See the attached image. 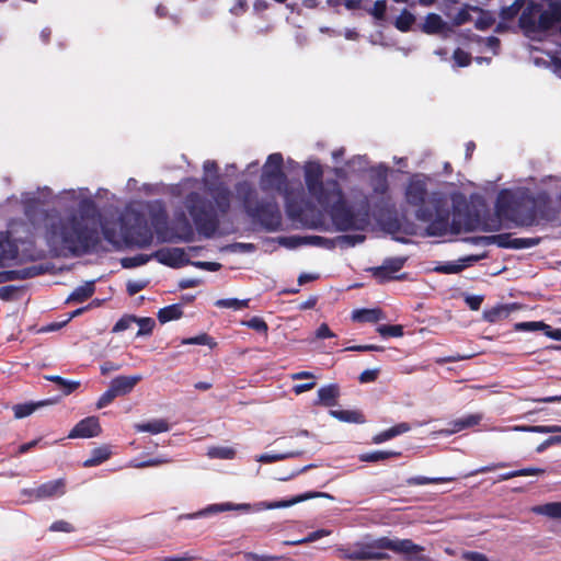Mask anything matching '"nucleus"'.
Returning a JSON list of instances; mask_svg holds the SVG:
<instances>
[{
  "label": "nucleus",
  "instance_id": "nucleus-35",
  "mask_svg": "<svg viewBox=\"0 0 561 561\" xmlns=\"http://www.w3.org/2000/svg\"><path fill=\"white\" fill-rule=\"evenodd\" d=\"M415 22L414 15L404 9L400 15L396 19L394 26L401 32H408L411 30Z\"/></svg>",
  "mask_w": 561,
  "mask_h": 561
},
{
  "label": "nucleus",
  "instance_id": "nucleus-11",
  "mask_svg": "<svg viewBox=\"0 0 561 561\" xmlns=\"http://www.w3.org/2000/svg\"><path fill=\"white\" fill-rule=\"evenodd\" d=\"M208 193L211 195L218 211L221 215L229 213L231 207V191L222 182H218L207 186Z\"/></svg>",
  "mask_w": 561,
  "mask_h": 561
},
{
  "label": "nucleus",
  "instance_id": "nucleus-55",
  "mask_svg": "<svg viewBox=\"0 0 561 561\" xmlns=\"http://www.w3.org/2000/svg\"><path fill=\"white\" fill-rule=\"evenodd\" d=\"M466 268V264L446 263L435 267V271L443 274H457Z\"/></svg>",
  "mask_w": 561,
  "mask_h": 561
},
{
  "label": "nucleus",
  "instance_id": "nucleus-12",
  "mask_svg": "<svg viewBox=\"0 0 561 561\" xmlns=\"http://www.w3.org/2000/svg\"><path fill=\"white\" fill-rule=\"evenodd\" d=\"M46 272L43 265H31L19 270L0 271V284L16 279H28Z\"/></svg>",
  "mask_w": 561,
  "mask_h": 561
},
{
  "label": "nucleus",
  "instance_id": "nucleus-10",
  "mask_svg": "<svg viewBox=\"0 0 561 561\" xmlns=\"http://www.w3.org/2000/svg\"><path fill=\"white\" fill-rule=\"evenodd\" d=\"M102 433L100 421L96 416H88L79 421L70 431L69 438H92Z\"/></svg>",
  "mask_w": 561,
  "mask_h": 561
},
{
  "label": "nucleus",
  "instance_id": "nucleus-48",
  "mask_svg": "<svg viewBox=\"0 0 561 561\" xmlns=\"http://www.w3.org/2000/svg\"><path fill=\"white\" fill-rule=\"evenodd\" d=\"M300 455H301V451H290V453H286V454H274V455L264 454V455L260 456L259 460L263 461V462L271 463V462L284 460L287 458H294V457H297Z\"/></svg>",
  "mask_w": 561,
  "mask_h": 561
},
{
  "label": "nucleus",
  "instance_id": "nucleus-37",
  "mask_svg": "<svg viewBox=\"0 0 561 561\" xmlns=\"http://www.w3.org/2000/svg\"><path fill=\"white\" fill-rule=\"evenodd\" d=\"M179 233L175 238L170 239L171 241H184L191 242L194 240V231L190 222L184 218L181 225L178 226Z\"/></svg>",
  "mask_w": 561,
  "mask_h": 561
},
{
  "label": "nucleus",
  "instance_id": "nucleus-54",
  "mask_svg": "<svg viewBox=\"0 0 561 561\" xmlns=\"http://www.w3.org/2000/svg\"><path fill=\"white\" fill-rule=\"evenodd\" d=\"M137 320V317L136 316H130V314H126L124 317H122L116 323L115 325L113 327V332L117 333V332H122V331H125L127 330L128 328H130V325L133 323H135Z\"/></svg>",
  "mask_w": 561,
  "mask_h": 561
},
{
  "label": "nucleus",
  "instance_id": "nucleus-51",
  "mask_svg": "<svg viewBox=\"0 0 561 561\" xmlns=\"http://www.w3.org/2000/svg\"><path fill=\"white\" fill-rule=\"evenodd\" d=\"M453 58L458 67H467L471 64V55L461 48L454 50Z\"/></svg>",
  "mask_w": 561,
  "mask_h": 561
},
{
  "label": "nucleus",
  "instance_id": "nucleus-20",
  "mask_svg": "<svg viewBox=\"0 0 561 561\" xmlns=\"http://www.w3.org/2000/svg\"><path fill=\"white\" fill-rule=\"evenodd\" d=\"M340 396V388L337 385L332 383L321 387L318 390V403L324 407H333Z\"/></svg>",
  "mask_w": 561,
  "mask_h": 561
},
{
  "label": "nucleus",
  "instance_id": "nucleus-40",
  "mask_svg": "<svg viewBox=\"0 0 561 561\" xmlns=\"http://www.w3.org/2000/svg\"><path fill=\"white\" fill-rule=\"evenodd\" d=\"M373 191L376 194L383 195L389 190V184L387 180V174L385 172H379L373 178Z\"/></svg>",
  "mask_w": 561,
  "mask_h": 561
},
{
  "label": "nucleus",
  "instance_id": "nucleus-45",
  "mask_svg": "<svg viewBox=\"0 0 561 561\" xmlns=\"http://www.w3.org/2000/svg\"><path fill=\"white\" fill-rule=\"evenodd\" d=\"M502 218L503 217H500L495 211L494 215H490L488 218L483 220V222L480 226V229L483 231H499L502 228Z\"/></svg>",
  "mask_w": 561,
  "mask_h": 561
},
{
  "label": "nucleus",
  "instance_id": "nucleus-4",
  "mask_svg": "<svg viewBox=\"0 0 561 561\" xmlns=\"http://www.w3.org/2000/svg\"><path fill=\"white\" fill-rule=\"evenodd\" d=\"M496 213L517 227H531L539 220L552 218L551 199L546 192L523 193L512 198L501 194L496 201Z\"/></svg>",
  "mask_w": 561,
  "mask_h": 561
},
{
  "label": "nucleus",
  "instance_id": "nucleus-30",
  "mask_svg": "<svg viewBox=\"0 0 561 561\" xmlns=\"http://www.w3.org/2000/svg\"><path fill=\"white\" fill-rule=\"evenodd\" d=\"M534 512L552 519H561V502H550L536 506Z\"/></svg>",
  "mask_w": 561,
  "mask_h": 561
},
{
  "label": "nucleus",
  "instance_id": "nucleus-36",
  "mask_svg": "<svg viewBox=\"0 0 561 561\" xmlns=\"http://www.w3.org/2000/svg\"><path fill=\"white\" fill-rule=\"evenodd\" d=\"M182 345H208L210 348H214L217 343L215 340L209 336L207 333H201L199 335L193 337H186L181 341Z\"/></svg>",
  "mask_w": 561,
  "mask_h": 561
},
{
  "label": "nucleus",
  "instance_id": "nucleus-53",
  "mask_svg": "<svg viewBox=\"0 0 561 561\" xmlns=\"http://www.w3.org/2000/svg\"><path fill=\"white\" fill-rule=\"evenodd\" d=\"M540 238H514L513 249H528L539 244Z\"/></svg>",
  "mask_w": 561,
  "mask_h": 561
},
{
  "label": "nucleus",
  "instance_id": "nucleus-52",
  "mask_svg": "<svg viewBox=\"0 0 561 561\" xmlns=\"http://www.w3.org/2000/svg\"><path fill=\"white\" fill-rule=\"evenodd\" d=\"M407 257H390L386 259L383 264L387 266L388 271L392 274L399 272L405 264Z\"/></svg>",
  "mask_w": 561,
  "mask_h": 561
},
{
  "label": "nucleus",
  "instance_id": "nucleus-8",
  "mask_svg": "<svg viewBox=\"0 0 561 561\" xmlns=\"http://www.w3.org/2000/svg\"><path fill=\"white\" fill-rule=\"evenodd\" d=\"M126 236L139 248H147L152 243L153 233L144 214L133 211L123 220Z\"/></svg>",
  "mask_w": 561,
  "mask_h": 561
},
{
  "label": "nucleus",
  "instance_id": "nucleus-21",
  "mask_svg": "<svg viewBox=\"0 0 561 561\" xmlns=\"http://www.w3.org/2000/svg\"><path fill=\"white\" fill-rule=\"evenodd\" d=\"M385 318L381 309H357L353 311L352 319L357 322L376 323Z\"/></svg>",
  "mask_w": 561,
  "mask_h": 561
},
{
  "label": "nucleus",
  "instance_id": "nucleus-6",
  "mask_svg": "<svg viewBox=\"0 0 561 561\" xmlns=\"http://www.w3.org/2000/svg\"><path fill=\"white\" fill-rule=\"evenodd\" d=\"M237 197L252 221L266 231H277L282 227V213L275 196L259 199L254 186L248 181L236 184Z\"/></svg>",
  "mask_w": 561,
  "mask_h": 561
},
{
  "label": "nucleus",
  "instance_id": "nucleus-15",
  "mask_svg": "<svg viewBox=\"0 0 561 561\" xmlns=\"http://www.w3.org/2000/svg\"><path fill=\"white\" fill-rule=\"evenodd\" d=\"M542 4L535 0H529L519 16V24L523 28L535 31L538 28V18L541 13Z\"/></svg>",
  "mask_w": 561,
  "mask_h": 561
},
{
  "label": "nucleus",
  "instance_id": "nucleus-64",
  "mask_svg": "<svg viewBox=\"0 0 561 561\" xmlns=\"http://www.w3.org/2000/svg\"><path fill=\"white\" fill-rule=\"evenodd\" d=\"M243 559L245 561H275L277 557L268 556V554H257L254 552H243Z\"/></svg>",
  "mask_w": 561,
  "mask_h": 561
},
{
  "label": "nucleus",
  "instance_id": "nucleus-28",
  "mask_svg": "<svg viewBox=\"0 0 561 561\" xmlns=\"http://www.w3.org/2000/svg\"><path fill=\"white\" fill-rule=\"evenodd\" d=\"M515 308V305H500L489 310H485L483 317L488 322L495 323L501 319L508 317L510 311Z\"/></svg>",
  "mask_w": 561,
  "mask_h": 561
},
{
  "label": "nucleus",
  "instance_id": "nucleus-46",
  "mask_svg": "<svg viewBox=\"0 0 561 561\" xmlns=\"http://www.w3.org/2000/svg\"><path fill=\"white\" fill-rule=\"evenodd\" d=\"M242 324L263 334H267L268 325L261 317H252L250 320L243 321Z\"/></svg>",
  "mask_w": 561,
  "mask_h": 561
},
{
  "label": "nucleus",
  "instance_id": "nucleus-16",
  "mask_svg": "<svg viewBox=\"0 0 561 561\" xmlns=\"http://www.w3.org/2000/svg\"><path fill=\"white\" fill-rule=\"evenodd\" d=\"M320 496L329 497V494L321 493V492H306V493L299 494L297 496H294L290 500H282V501L271 502V503L262 502L259 505H260V508H266V510L285 508V507L293 506L297 503H300V502H304V501H307L310 499L320 497Z\"/></svg>",
  "mask_w": 561,
  "mask_h": 561
},
{
  "label": "nucleus",
  "instance_id": "nucleus-26",
  "mask_svg": "<svg viewBox=\"0 0 561 561\" xmlns=\"http://www.w3.org/2000/svg\"><path fill=\"white\" fill-rule=\"evenodd\" d=\"M137 432H147L151 434H159L170 430L169 423L165 420L158 419L146 423L136 424Z\"/></svg>",
  "mask_w": 561,
  "mask_h": 561
},
{
  "label": "nucleus",
  "instance_id": "nucleus-17",
  "mask_svg": "<svg viewBox=\"0 0 561 561\" xmlns=\"http://www.w3.org/2000/svg\"><path fill=\"white\" fill-rule=\"evenodd\" d=\"M252 510V506L251 504H248V503H242V504H232V503H221V504H211L209 506H207L206 508L191 515V517H203V516H206L208 514H217V513H221V512H227V511H242L244 513H249L251 512Z\"/></svg>",
  "mask_w": 561,
  "mask_h": 561
},
{
  "label": "nucleus",
  "instance_id": "nucleus-22",
  "mask_svg": "<svg viewBox=\"0 0 561 561\" xmlns=\"http://www.w3.org/2000/svg\"><path fill=\"white\" fill-rule=\"evenodd\" d=\"M402 456L398 450H375L359 455V460L363 462H380L390 458H399Z\"/></svg>",
  "mask_w": 561,
  "mask_h": 561
},
{
  "label": "nucleus",
  "instance_id": "nucleus-43",
  "mask_svg": "<svg viewBox=\"0 0 561 561\" xmlns=\"http://www.w3.org/2000/svg\"><path fill=\"white\" fill-rule=\"evenodd\" d=\"M518 431L531 432V433H559L561 432V426L559 425H530V426H520L516 427Z\"/></svg>",
  "mask_w": 561,
  "mask_h": 561
},
{
  "label": "nucleus",
  "instance_id": "nucleus-23",
  "mask_svg": "<svg viewBox=\"0 0 561 561\" xmlns=\"http://www.w3.org/2000/svg\"><path fill=\"white\" fill-rule=\"evenodd\" d=\"M95 291L94 280L87 282L77 287L67 298V302H83L93 296Z\"/></svg>",
  "mask_w": 561,
  "mask_h": 561
},
{
  "label": "nucleus",
  "instance_id": "nucleus-27",
  "mask_svg": "<svg viewBox=\"0 0 561 561\" xmlns=\"http://www.w3.org/2000/svg\"><path fill=\"white\" fill-rule=\"evenodd\" d=\"M183 316L182 306L180 304H173L161 308L158 311V320L160 323H167L172 320H178Z\"/></svg>",
  "mask_w": 561,
  "mask_h": 561
},
{
  "label": "nucleus",
  "instance_id": "nucleus-31",
  "mask_svg": "<svg viewBox=\"0 0 561 561\" xmlns=\"http://www.w3.org/2000/svg\"><path fill=\"white\" fill-rule=\"evenodd\" d=\"M49 401L26 402L13 407L14 417L23 419L31 415L36 409L44 407Z\"/></svg>",
  "mask_w": 561,
  "mask_h": 561
},
{
  "label": "nucleus",
  "instance_id": "nucleus-62",
  "mask_svg": "<svg viewBox=\"0 0 561 561\" xmlns=\"http://www.w3.org/2000/svg\"><path fill=\"white\" fill-rule=\"evenodd\" d=\"M379 373V368L366 369L359 375L358 380L362 383L374 382L377 380Z\"/></svg>",
  "mask_w": 561,
  "mask_h": 561
},
{
  "label": "nucleus",
  "instance_id": "nucleus-50",
  "mask_svg": "<svg viewBox=\"0 0 561 561\" xmlns=\"http://www.w3.org/2000/svg\"><path fill=\"white\" fill-rule=\"evenodd\" d=\"M149 261V256L145 254H138L133 257H124L122 260V266L124 268H133L146 264Z\"/></svg>",
  "mask_w": 561,
  "mask_h": 561
},
{
  "label": "nucleus",
  "instance_id": "nucleus-47",
  "mask_svg": "<svg viewBox=\"0 0 561 561\" xmlns=\"http://www.w3.org/2000/svg\"><path fill=\"white\" fill-rule=\"evenodd\" d=\"M136 323L139 325V330L137 332V336L149 335L152 333V330L156 325V322L152 318H137Z\"/></svg>",
  "mask_w": 561,
  "mask_h": 561
},
{
  "label": "nucleus",
  "instance_id": "nucleus-1",
  "mask_svg": "<svg viewBox=\"0 0 561 561\" xmlns=\"http://www.w3.org/2000/svg\"><path fill=\"white\" fill-rule=\"evenodd\" d=\"M98 217L99 211L94 201L82 199L79 203V216L72 214L49 224L46 232L48 243L72 255L88 253L100 242L95 226Z\"/></svg>",
  "mask_w": 561,
  "mask_h": 561
},
{
  "label": "nucleus",
  "instance_id": "nucleus-63",
  "mask_svg": "<svg viewBox=\"0 0 561 561\" xmlns=\"http://www.w3.org/2000/svg\"><path fill=\"white\" fill-rule=\"evenodd\" d=\"M520 9L522 4L518 0H516L512 5L504 8L501 12V15L503 19L510 20L517 15Z\"/></svg>",
  "mask_w": 561,
  "mask_h": 561
},
{
  "label": "nucleus",
  "instance_id": "nucleus-41",
  "mask_svg": "<svg viewBox=\"0 0 561 561\" xmlns=\"http://www.w3.org/2000/svg\"><path fill=\"white\" fill-rule=\"evenodd\" d=\"M250 299L239 300L237 298L219 299L215 305L219 308H232L234 310H241L249 307Z\"/></svg>",
  "mask_w": 561,
  "mask_h": 561
},
{
  "label": "nucleus",
  "instance_id": "nucleus-57",
  "mask_svg": "<svg viewBox=\"0 0 561 561\" xmlns=\"http://www.w3.org/2000/svg\"><path fill=\"white\" fill-rule=\"evenodd\" d=\"M387 3L386 0H377L373 8L368 11L375 19L383 20L386 16Z\"/></svg>",
  "mask_w": 561,
  "mask_h": 561
},
{
  "label": "nucleus",
  "instance_id": "nucleus-5",
  "mask_svg": "<svg viewBox=\"0 0 561 561\" xmlns=\"http://www.w3.org/2000/svg\"><path fill=\"white\" fill-rule=\"evenodd\" d=\"M390 550L397 554H402L407 561H430V558L423 554L425 548L416 545L411 539H399L390 537H380L370 542L364 543L353 551L345 553V558L352 561H371L389 560Z\"/></svg>",
  "mask_w": 561,
  "mask_h": 561
},
{
  "label": "nucleus",
  "instance_id": "nucleus-7",
  "mask_svg": "<svg viewBox=\"0 0 561 561\" xmlns=\"http://www.w3.org/2000/svg\"><path fill=\"white\" fill-rule=\"evenodd\" d=\"M185 207L199 234L209 239L219 228V218L209 202L199 193L191 192L185 196Z\"/></svg>",
  "mask_w": 561,
  "mask_h": 561
},
{
  "label": "nucleus",
  "instance_id": "nucleus-56",
  "mask_svg": "<svg viewBox=\"0 0 561 561\" xmlns=\"http://www.w3.org/2000/svg\"><path fill=\"white\" fill-rule=\"evenodd\" d=\"M117 397L116 392L113 390V387L110 385L108 389L99 398L96 402L98 409H103L111 404L114 399Z\"/></svg>",
  "mask_w": 561,
  "mask_h": 561
},
{
  "label": "nucleus",
  "instance_id": "nucleus-9",
  "mask_svg": "<svg viewBox=\"0 0 561 561\" xmlns=\"http://www.w3.org/2000/svg\"><path fill=\"white\" fill-rule=\"evenodd\" d=\"M152 257L172 268H180L192 263L186 256L185 251L181 248L159 249L152 254Z\"/></svg>",
  "mask_w": 561,
  "mask_h": 561
},
{
  "label": "nucleus",
  "instance_id": "nucleus-19",
  "mask_svg": "<svg viewBox=\"0 0 561 561\" xmlns=\"http://www.w3.org/2000/svg\"><path fill=\"white\" fill-rule=\"evenodd\" d=\"M513 239L511 233H500L492 236H482L472 238L473 243H483L485 245L496 244L499 248L513 249Z\"/></svg>",
  "mask_w": 561,
  "mask_h": 561
},
{
  "label": "nucleus",
  "instance_id": "nucleus-32",
  "mask_svg": "<svg viewBox=\"0 0 561 561\" xmlns=\"http://www.w3.org/2000/svg\"><path fill=\"white\" fill-rule=\"evenodd\" d=\"M283 163H284V159H283L282 153H279V152L271 153L267 157V160L263 167L262 172L285 173L283 171Z\"/></svg>",
  "mask_w": 561,
  "mask_h": 561
},
{
  "label": "nucleus",
  "instance_id": "nucleus-18",
  "mask_svg": "<svg viewBox=\"0 0 561 561\" xmlns=\"http://www.w3.org/2000/svg\"><path fill=\"white\" fill-rule=\"evenodd\" d=\"M142 379L140 375L135 376H118L112 379L111 386L116 392L117 397L128 394L133 391L135 386Z\"/></svg>",
  "mask_w": 561,
  "mask_h": 561
},
{
  "label": "nucleus",
  "instance_id": "nucleus-34",
  "mask_svg": "<svg viewBox=\"0 0 561 561\" xmlns=\"http://www.w3.org/2000/svg\"><path fill=\"white\" fill-rule=\"evenodd\" d=\"M443 28V20L436 13H430L424 22L423 31L427 34H435L440 32Z\"/></svg>",
  "mask_w": 561,
  "mask_h": 561
},
{
  "label": "nucleus",
  "instance_id": "nucleus-58",
  "mask_svg": "<svg viewBox=\"0 0 561 561\" xmlns=\"http://www.w3.org/2000/svg\"><path fill=\"white\" fill-rule=\"evenodd\" d=\"M366 237L364 234H343L339 236L336 240L341 243H345L347 247H355L358 243L364 242Z\"/></svg>",
  "mask_w": 561,
  "mask_h": 561
},
{
  "label": "nucleus",
  "instance_id": "nucleus-61",
  "mask_svg": "<svg viewBox=\"0 0 561 561\" xmlns=\"http://www.w3.org/2000/svg\"><path fill=\"white\" fill-rule=\"evenodd\" d=\"M472 8L461 9L454 18V23L456 25H463L468 22L473 21L470 11Z\"/></svg>",
  "mask_w": 561,
  "mask_h": 561
},
{
  "label": "nucleus",
  "instance_id": "nucleus-60",
  "mask_svg": "<svg viewBox=\"0 0 561 561\" xmlns=\"http://www.w3.org/2000/svg\"><path fill=\"white\" fill-rule=\"evenodd\" d=\"M148 280H129L126 285V291L129 296H135L148 286Z\"/></svg>",
  "mask_w": 561,
  "mask_h": 561
},
{
  "label": "nucleus",
  "instance_id": "nucleus-39",
  "mask_svg": "<svg viewBox=\"0 0 561 561\" xmlns=\"http://www.w3.org/2000/svg\"><path fill=\"white\" fill-rule=\"evenodd\" d=\"M377 332L382 337H400L403 335V327L400 324H381L377 328Z\"/></svg>",
  "mask_w": 561,
  "mask_h": 561
},
{
  "label": "nucleus",
  "instance_id": "nucleus-42",
  "mask_svg": "<svg viewBox=\"0 0 561 561\" xmlns=\"http://www.w3.org/2000/svg\"><path fill=\"white\" fill-rule=\"evenodd\" d=\"M370 273L375 279L378 280V283L383 284L386 282L396 279L397 277L393 276L392 273H390L385 264L381 266L371 267Z\"/></svg>",
  "mask_w": 561,
  "mask_h": 561
},
{
  "label": "nucleus",
  "instance_id": "nucleus-49",
  "mask_svg": "<svg viewBox=\"0 0 561 561\" xmlns=\"http://www.w3.org/2000/svg\"><path fill=\"white\" fill-rule=\"evenodd\" d=\"M208 455L213 458L232 459L236 456V450L231 447H214Z\"/></svg>",
  "mask_w": 561,
  "mask_h": 561
},
{
  "label": "nucleus",
  "instance_id": "nucleus-38",
  "mask_svg": "<svg viewBox=\"0 0 561 561\" xmlns=\"http://www.w3.org/2000/svg\"><path fill=\"white\" fill-rule=\"evenodd\" d=\"M557 23V19L552 15V12L548 8L547 10L541 9V13L538 18V30L548 31L553 27Z\"/></svg>",
  "mask_w": 561,
  "mask_h": 561
},
{
  "label": "nucleus",
  "instance_id": "nucleus-2",
  "mask_svg": "<svg viewBox=\"0 0 561 561\" xmlns=\"http://www.w3.org/2000/svg\"><path fill=\"white\" fill-rule=\"evenodd\" d=\"M404 198L409 206L415 209V218L426 222V234L430 237H443L448 230L454 233L460 231V224L450 222V208L447 198L439 192H428L424 179L415 174L410 178Z\"/></svg>",
  "mask_w": 561,
  "mask_h": 561
},
{
  "label": "nucleus",
  "instance_id": "nucleus-13",
  "mask_svg": "<svg viewBox=\"0 0 561 561\" xmlns=\"http://www.w3.org/2000/svg\"><path fill=\"white\" fill-rule=\"evenodd\" d=\"M287 186V176L285 173H273V172H262L260 178V188L267 193L271 191H275L277 193H283L286 191Z\"/></svg>",
  "mask_w": 561,
  "mask_h": 561
},
{
  "label": "nucleus",
  "instance_id": "nucleus-3",
  "mask_svg": "<svg viewBox=\"0 0 561 561\" xmlns=\"http://www.w3.org/2000/svg\"><path fill=\"white\" fill-rule=\"evenodd\" d=\"M304 176L308 193L329 213L339 231L363 228L357 224L355 213L347 205L339 181L335 179L323 181V169L319 162H308L304 168Z\"/></svg>",
  "mask_w": 561,
  "mask_h": 561
},
{
  "label": "nucleus",
  "instance_id": "nucleus-14",
  "mask_svg": "<svg viewBox=\"0 0 561 561\" xmlns=\"http://www.w3.org/2000/svg\"><path fill=\"white\" fill-rule=\"evenodd\" d=\"M65 481L62 479L47 481L32 490V495L36 500L51 499L65 494Z\"/></svg>",
  "mask_w": 561,
  "mask_h": 561
},
{
  "label": "nucleus",
  "instance_id": "nucleus-59",
  "mask_svg": "<svg viewBox=\"0 0 561 561\" xmlns=\"http://www.w3.org/2000/svg\"><path fill=\"white\" fill-rule=\"evenodd\" d=\"M543 327L542 321H526V322H518L515 324L516 331H541Z\"/></svg>",
  "mask_w": 561,
  "mask_h": 561
},
{
  "label": "nucleus",
  "instance_id": "nucleus-33",
  "mask_svg": "<svg viewBox=\"0 0 561 561\" xmlns=\"http://www.w3.org/2000/svg\"><path fill=\"white\" fill-rule=\"evenodd\" d=\"M472 11L479 13L478 19L474 21L476 28L480 31H486L495 23V19L490 12L476 7L472 8Z\"/></svg>",
  "mask_w": 561,
  "mask_h": 561
},
{
  "label": "nucleus",
  "instance_id": "nucleus-24",
  "mask_svg": "<svg viewBox=\"0 0 561 561\" xmlns=\"http://www.w3.org/2000/svg\"><path fill=\"white\" fill-rule=\"evenodd\" d=\"M111 454L112 451L108 446L96 447L91 451V457L83 461V467L90 468L99 466L106 461L111 457Z\"/></svg>",
  "mask_w": 561,
  "mask_h": 561
},
{
  "label": "nucleus",
  "instance_id": "nucleus-29",
  "mask_svg": "<svg viewBox=\"0 0 561 561\" xmlns=\"http://www.w3.org/2000/svg\"><path fill=\"white\" fill-rule=\"evenodd\" d=\"M331 415L342 422L362 424L365 416L362 412L352 410H332Z\"/></svg>",
  "mask_w": 561,
  "mask_h": 561
},
{
  "label": "nucleus",
  "instance_id": "nucleus-44",
  "mask_svg": "<svg viewBox=\"0 0 561 561\" xmlns=\"http://www.w3.org/2000/svg\"><path fill=\"white\" fill-rule=\"evenodd\" d=\"M451 481V479H445V478H427L422 476L411 477L408 479L409 485H425V484H438Z\"/></svg>",
  "mask_w": 561,
  "mask_h": 561
},
{
  "label": "nucleus",
  "instance_id": "nucleus-25",
  "mask_svg": "<svg viewBox=\"0 0 561 561\" xmlns=\"http://www.w3.org/2000/svg\"><path fill=\"white\" fill-rule=\"evenodd\" d=\"M482 420V415L481 414H469V415H465L462 417H459L457 420H454L450 425H451V430L450 432L451 433H458V432H461L466 428H470V427H473L476 425H478Z\"/></svg>",
  "mask_w": 561,
  "mask_h": 561
}]
</instances>
